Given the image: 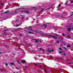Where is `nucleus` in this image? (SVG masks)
<instances>
[{"label": "nucleus", "mask_w": 73, "mask_h": 73, "mask_svg": "<svg viewBox=\"0 0 73 73\" xmlns=\"http://www.w3.org/2000/svg\"><path fill=\"white\" fill-rule=\"evenodd\" d=\"M46 26H45L44 27V28H46Z\"/></svg>", "instance_id": "ea45409f"}, {"label": "nucleus", "mask_w": 73, "mask_h": 73, "mask_svg": "<svg viewBox=\"0 0 73 73\" xmlns=\"http://www.w3.org/2000/svg\"><path fill=\"white\" fill-rule=\"evenodd\" d=\"M60 41L64 45H65V44L63 41H61V40H60Z\"/></svg>", "instance_id": "9d476101"}, {"label": "nucleus", "mask_w": 73, "mask_h": 73, "mask_svg": "<svg viewBox=\"0 0 73 73\" xmlns=\"http://www.w3.org/2000/svg\"><path fill=\"white\" fill-rule=\"evenodd\" d=\"M21 12L22 13H25V12L26 13H29V12L27 10H23L21 11Z\"/></svg>", "instance_id": "f257e3e1"}, {"label": "nucleus", "mask_w": 73, "mask_h": 73, "mask_svg": "<svg viewBox=\"0 0 73 73\" xmlns=\"http://www.w3.org/2000/svg\"><path fill=\"white\" fill-rule=\"evenodd\" d=\"M21 16L22 17H23V16H23V15H21Z\"/></svg>", "instance_id": "4c0bfd02"}, {"label": "nucleus", "mask_w": 73, "mask_h": 73, "mask_svg": "<svg viewBox=\"0 0 73 73\" xmlns=\"http://www.w3.org/2000/svg\"><path fill=\"white\" fill-rule=\"evenodd\" d=\"M0 54H1V52H0Z\"/></svg>", "instance_id": "4d7b16f0"}, {"label": "nucleus", "mask_w": 73, "mask_h": 73, "mask_svg": "<svg viewBox=\"0 0 73 73\" xmlns=\"http://www.w3.org/2000/svg\"><path fill=\"white\" fill-rule=\"evenodd\" d=\"M72 64V62H71V63H68V64Z\"/></svg>", "instance_id": "72a5a7b5"}, {"label": "nucleus", "mask_w": 73, "mask_h": 73, "mask_svg": "<svg viewBox=\"0 0 73 73\" xmlns=\"http://www.w3.org/2000/svg\"><path fill=\"white\" fill-rule=\"evenodd\" d=\"M67 47H68V48H70V47H71V46H70V45L68 44V45H67Z\"/></svg>", "instance_id": "2eb2a0df"}, {"label": "nucleus", "mask_w": 73, "mask_h": 73, "mask_svg": "<svg viewBox=\"0 0 73 73\" xmlns=\"http://www.w3.org/2000/svg\"><path fill=\"white\" fill-rule=\"evenodd\" d=\"M11 65H14V63H10Z\"/></svg>", "instance_id": "6ab92c4d"}, {"label": "nucleus", "mask_w": 73, "mask_h": 73, "mask_svg": "<svg viewBox=\"0 0 73 73\" xmlns=\"http://www.w3.org/2000/svg\"><path fill=\"white\" fill-rule=\"evenodd\" d=\"M53 51H54L53 50H50L49 51H48V52H49V53H51V52H53Z\"/></svg>", "instance_id": "6e6552de"}, {"label": "nucleus", "mask_w": 73, "mask_h": 73, "mask_svg": "<svg viewBox=\"0 0 73 73\" xmlns=\"http://www.w3.org/2000/svg\"><path fill=\"white\" fill-rule=\"evenodd\" d=\"M47 26V25H46V24H44V25H43V26Z\"/></svg>", "instance_id": "5701e85b"}, {"label": "nucleus", "mask_w": 73, "mask_h": 73, "mask_svg": "<svg viewBox=\"0 0 73 73\" xmlns=\"http://www.w3.org/2000/svg\"><path fill=\"white\" fill-rule=\"evenodd\" d=\"M17 9H16V10H17Z\"/></svg>", "instance_id": "338daca9"}, {"label": "nucleus", "mask_w": 73, "mask_h": 73, "mask_svg": "<svg viewBox=\"0 0 73 73\" xmlns=\"http://www.w3.org/2000/svg\"><path fill=\"white\" fill-rule=\"evenodd\" d=\"M73 3V1H72V2H70V3H71V4H72V3Z\"/></svg>", "instance_id": "c03bdc74"}, {"label": "nucleus", "mask_w": 73, "mask_h": 73, "mask_svg": "<svg viewBox=\"0 0 73 73\" xmlns=\"http://www.w3.org/2000/svg\"><path fill=\"white\" fill-rule=\"evenodd\" d=\"M14 5L15 6H16L17 7H18V5H16V4H15Z\"/></svg>", "instance_id": "a878e982"}, {"label": "nucleus", "mask_w": 73, "mask_h": 73, "mask_svg": "<svg viewBox=\"0 0 73 73\" xmlns=\"http://www.w3.org/2000/svg\"><path fill=\"white\" fill-rule=\"evenodd\" d=\"M35 66H37V64H35Z\"/></svg>", "instance_id": "a19ab883"}, {"label": "nucleus", "mask_w": 73, "mask_h": 73, "mask_svg": "<svg viewBox=\"0 0 73 73\" xmlns=\"http://www.w3.org/2000/svg\"><path fill=\"white\" fill-rule=\"evenodd\" d=\"M73 29V28H68V31H69V32H70V31H72V30H71V29Z\"/></svg>", "instance_id": "39448f33"}, {"label": "nucleus", "mask_w": 73, "mask_h": 73, "mask_svg": "<svg viewBox=\"0 0 73 73\" xmlns=\"http://www.w3.org/2000/svg\"><path fill=\"white\" fill-rule=\"evenodd\" d=\"M49 49L48 48V51H49Z\"/></svg>", "instance_id": "603ef678"}, {"label": "nucleus", "mask_w": 73, "mask_h": 73, "mask_svg": "<svg viewBox=\"0 0 73 73\" xmlns=\"http://www.w3.org/2000/svg\"><path fill=\"white\" fill-rule=\"evenodd\" d=\"M42 11H44V9H43L41 11H40L39 12V13H41V12H42Z\"/></svg>", "instance_id": "4468645a"}, {"label": "nucleus", "mask_w": 73, "mask_h": 73, "mask_svg": "<svg viewBox=\"0 0 73 73\" xmlns=\"http://www.w3.org/2000/svg\"><path fill=\"white\" fill-rule=\"evenodd\" d=\"M62 52H65V51H62Z\"/></svg>", "instance_id": "5fc2aeb1"}, {"label": "nucleus", "mask_w": 73, "mask_h": 73, "mask_svg": "<svg viewBox=\"0 0 73 73\" xmlns=\"http://www.w3.org/2000/svg\"><path fill=\"white\" fill-rule=\"evenodd\" d=\"M67 60H68V58H67Z\"/></svg>", "instance_id": "e2e57ef3"}, {"label": "nucleus", "mask_w": 73, "mask_h": 73, "mask_svg": "<svg viewBox=\"0 0 73 73\" xmlns=\"http://www.w3.org/2000/svg\"><path fill=\"white\" fill-rule=\"evenodd\" d=\"M33 20H34V21L35 20V19H33Z\"/></svg>", "instance_id": "864d4df0"}, {"label": "nucleus", "mask_w": 73, "mask_h": 73, "mask_svg": "<svg viewBox=\"0 0 73 73\" xmlns=\"http://www.w3.org/2000/svg\"><path fill=\"white\" fill-rule=\"evenodd\" d=\"M54 36H58L57 35V34H54Z\"/></svg>", "instance_id": "b1692460"}, {"label": "nucleus", "mask_w": 73, "mask_h": 73, "mask_svg": "<svg viewBox=\"0 0 73 73\" xmlns=\"http://www.w3.org/2000/svg\"><path fill=\"white\" fill-rule=\"evenodd\" d=\"M16 30H17V29H15L11 31V32H17V31Z\"/></svg>", "instance_id": "423d86ee"}, {"label": "nucleus", "mask_w": 73, "mask_h": 73, "mask_svg": "<svg viewBox=\"0 0 73 73\" xmlns=\"http://www.w3.org/2000/svg\"><path fill=\"white\" fill-rule=\"evenodd\" d=\"M16 21H19V20H18V19H17L16 20Z\"/></svg>", "instance_id": "09e8293b"}, {"label": "nucleus", "mask_w": 73, "mask_h": 73, "mask_svg": "<svg viewBox=\"0 0 73 73\" xmlns=\"http://www.w3.org/2000/svg\"><path fill=\"white\" fill-rule=\"evenodd\" d=\"M8 30H5L4 31V34L5 35H7V34L6 33H7V32H8Z\"/></svg>", "instance_id": "7ed1b4c3"}, {"label": "nucleus", "mask_w": 73, "mask_h": 73, "mask_svg": "<svg viewBox=\"0 0 73 73\" xmlns=\"http://www.w3.org/2000/svg\"><path fill=\"white\" fill-rule=\"evenodd\" d=\"M65 13H64L63 14H65Z\"/></svg>", "instance_id": "0e129e2a"}, {"label": "nucleus", "mask_w": 73, "mask_h": 73, "mask_svg": "<svg viewBox=\"0 0 73 73\" xmlns=\"http://www.w3.org/2000/svg\"><path fill=\"white\" fill-rule=\"evenodd\" d=\"M28 33H29V34H34V33H32L31 32H30L29 31L28 32Z\"/></svg>", "instance_id": "f8f14e48"}, {"label": "nucleus", "mask_w": 73, "mask_h": 73, "mask_svg": "<svg viewBox=\"0 0 73 73\" xmlns=\"http://www.w3.org/2000/svg\"><path fill=\"white\" fill-rule=\"evenodd\" d=\"M42 68V69H43V70H44V68Z\"/></svg>", "instance_id": "79ce46f5"}, {"label": "nucleus", "mask_w": 73, "mask_h": 73, "mask_svg": "<svg viewBox=\"0 0 73 73\" xmlns=\"http://www.w3.org/2000/svg\"><path fill=\"white\" fill-rule=\"evenodd\" d=\"M16 68L17 69H19V68H18L17 67H16Z\"/></svg>", "instance_id": "e433bc0d"}, {"label": "nucleus", "mask_w": 73, "mask_h": 73, "mask_svg": "<svg viewBox=\"0 0 73 73\" xmlns=\"http://www.w3.org/2000/svg\"><path fill=\"white\" fill-rule=\"evenodd\" d=\"M17 62H18V63H19V64H20V62H19V61H18Z\"/></svg>", "instance_id": "7c9ffc66"}, {"label": "nucleus", "mask_w": 73, "mask_h": 73, "mask_svg": "<svg viewBox=\"0 0 73 73\" xmlns=\"http://www.w3.org/2000/svg\"><path fill=\"white\" fill-rule=\"evenodd\" d=\"M64 48L65 49H66V50H67V49L65 47H64Z\"/></svg>", "instance_id": "c9c22d12"}, {"label": "nucleus", "mask_w": 73, "mask_h": 73, "mask_svg": "<svg viewBox=\"0 0 73 73\" xmlns=\"http://www.w3.org/2000/svg\"><path fill=\"white\" fill-rule=\"evenodd\" d=\"M8 40H11V39L9 38L8 39Z\"/></svg>", "instance_id": "052dcab7"}, {"label": "nucleus", "mask_w": 73, "mask_h": 73, "mask_svg": "<svg viewBox=\"0 0 73 73\" xmlns=\"http://www.w3.org/2000/svg\"><path fill=\"white\" fill-rule=\"evenodd\" d=\"M58 7H60V6H61V4H59V5H58Z\"/></svg>", "instance_id": "cd10ccee"}, {"label": "nucleus", "mask_w": 73, "mask_h": 73, "mask_svg": "<svg viewBox=\"0 0 73 73\" xmlns=\"http://www.w3.org/2000/svg\"><path fill=\"white\" fill-rule=\"evenodd\" d=\"M21 45H23V44L22 43H21Z\"/></svg>", "instance_id": "13d9d810"}, {"label": "nucleus", "mask_w": 73, "mask_h": 73, "mask_svg": "<svg viewBox=\"0 0 73 73\" xmlns=\"http://www.w3.org/2000/svg\"><path fill=\"white\" fill-rule=\"evenodd\" d=\"M41 35H42L43 36H45L46 34H43V33H42L41 34Z\"/></svg>", "instance_id": "dca6fc26"}, {"label": "nucleus", "mask_w": 73, "mask_h": 73, "mask_svg": "<svg viewBox=\"0 0 73 73\" xmlns=\"http://www.w3.org/2000/svg\"><path fill=\"white\" fill-rule=\"evenodd\" d=\"M44 72H47V71H46V69H45Z\"/></svg>", "instance_id": "c85d7f7f"}, {"label": "nucleus", "mask_w": 73, "mask_h": 73, "mask_svg": "<svg viewBox=\"0 0 73 73\" xmlns=\"http://www.w3.org/2000/svg\"><path fill=\"white\" fill-rule=\"evenodd\" d=\"M63 36H65V34H63Z\"/></svg>", "instance_id": "f704fd0d"}, {"label": "nucleus", "mask_w": 73, "mask_h": 73, "mask_svg": "<svg viewBox=\"0 0 73 73\" xmlns=\"http://www.w3.org/2000/svg\"><path fill=\"white\" fill-rule=\"evenodd\" d=\"M73 15V13H72L71 15L70 16H69L68 18H70V17H71Z\"/></svg>", "instance_id": "a211bd4d"}, {"label": "nucleus", "mask_w": 73, "mask_h": 73, "mask_svg": "<svg viewBox=\"0 0 73 73\" xmlns=\"http://www.w3.org/2000/svg\"><path fill=\"white\" fill-rule=\"evenodd\" d=\"M72 24V23H71L70 24V27H71V25Z\"/></svg>", "instance_id": "49530a36"}, {"label": "nucleus", "mask_w": 73, "mask_h": 73, "mask_svg": "<svg viewBox=\"0 0 73 73\" xmlns=\"http://www.w3.org/2000/svg\"><path fill=\"white\" fill-rule=\"evenodd\" d=\"M38 41H39V40L38 39H35V42H37V43H38Z\"/></svg>", "instance_id": "0eeeda50"}, {"label": "nucleus", "mask_w": 73, "mask_h": 73, "mask_svg": "<svg viewBox=\"0 0 73 73\" xmlns=\"http://www.w3.org/2000/svg\"><path fill=\"white\" fill-rule=\"evenodd\" d=\"M42 51L43 52H44V49H42Z\"/></svg>", "instance_id": "a18cd8bd"}, {"label": "nucleus", "mask_w": 73, "mask_h": 73, "mask_svg": "<svg viewBox=\"0 0 73 73\" xmlns=\"http://www.w3.org/2000/svg\"><path fill=\"white\" fill-rule=\"evenodd\" d=\"M63 55L64 56H65L66 55V53H65V52H64L63 53Z\"/></svg>", "instance_id": "aec40b11"}, {"label": "nucleus", "mask_w": 73, "mask_h": 73, "mask_svg": "<svg viewBox=\"0 0 73 73\" xmlns=\"http://www.w3.org/2000/svg\"><path fill=\"white\" fill-rule=\"evenodd\" d=\"M59 40H57L56 41V42H57V43L58 44H59Z\"/></svg>", "instance_id": "f3484780"}, {"label": "nucleus", "mask_w": 73, "mask_h": 73, "mask_svg": "<svg viewBox=\"0 0 73 73\" xmlns=\"http://www.w3.org/2000/svg\"><path fill=\"white\" fill-rule=\"evenodd\" d=\"M20 26V25H18V24H16V27H17V26Z\"/></svg>", "instance_id": "393cba45"}, {"label": "nucleus", "mask_w": 73, "mask_h": 73, "mask_svg": "<svg viewBox=\"0 0 73 73\" xmlns=\"http://www.w3.org/2000/svg\"><path fill=\"white\" fill-rule=\"evenodd\" d=\"M38 32H40V33H41V32H42V31H37Z\"/></svg>", "instance_id": "4be33fe9"}, {"label": "nucleus", "mask_w": 73, "mask_h": 73, "mask_svg": "<svg viewBox=\"0 0 73 73\" xmlns=\"http://www.w3.org/2000/svg\"><path fill=\"white\" fill-rule=\"evenodd\" d=\"M67 37H68V38H70V37L69 36H67Z\"/></svg>", "instance_id": "de8ad7c7"}, {"label": "nucleus", "mask_w": 73, "mask_h": 73, "mask_svg": "<svg viewBox=\"0 0 73 73\" xmlns=\"http://www.w3.org/2000/svg\"><path fill=\"white\" fill-rule=\"evenodd\" d=\"M42 48H40V50H42Z\"/></svg>", "instance_id": "58836bf2"}, {"label": "nucleus", "mask_w": 73, "mask_h": 73, "mask_svg": "<svg viewBox=\"0 0 73 73\" xmlns=\"http://www.w3.org/2000/svg\"><path fill=\"white\" fill-rule=\"evenodd\" d=\"M72 13H73V11L72 12Z\"/></svg>", "instance_id": "774afa93"}, {"label": "nucleus", "mask_w": 73, "mask_h": 73, "mask_svg": "<svg viewBox=\"0 0 73 73\" xmlns=\"http://www.w3.org/2000/svg\"><path fill=\"white\" fill-rule=\"evenodd\" d=\"M22 63H25V60H22Z\"/></svg>", "instance_id": "ddd939ff"}, {"label": "nucleus", "mask_w": 73, "mask_h": 73, "mask_svg": "<svg viewBox=\"0 0 73 73\" xmlns=\"http://www.w3.org/2000/svg\"><path fill=\"white\" fill-rule=\"evenodd\" d=\"M1 5H3V3H2V4H1Z\"/></svg>", "instance_id": "3c124183"}, {"label": "nucleus", "mask_w": 73, "mask_h": 73, "mask_svg": "<svg viewBox=\"0 0 73 73\" xmlns=\"http://www.w3.org/2000/svg\"><path fill=\"white\" fill-rule=\"evenodd\" d=\"M68 1H66V3L65 4V5H68Z\"/></svg>", "instance_id": "9b49d317"}, {"label": "nucleus", "mask_w": 73, "mask_h": 73, "mask_svg": "<svg viewBox=\"0 0 73 73\" xmlns=\"http://www.w3.org/2000/svg\"><path fill=\"white\" fill-rule=\"evenodd\" d=\"M6 66H8V64L7 63H5Z\"/></svg>", "instance_id": "c756f323"}, {"label": "nucleus", "mask_w": 73, "mask_h": 73, "mask_svg": "<svg viewBox=\"0 0 73 73\" xmlns=\"http://www.w3.org/2000/svg\"><path fill=\"white\" fill-rule=\"evenodd\" d=\"M14 73H16V72H14Z\"/></svg>", "instance_id": "69168bd1"}, {"label": "nucleus", "mask_w": 73, "mask_h": 73, "mask_svg": "<svg viewBox=\"0 0 73 73\" xmlns=\"http://www.w3.org/2000/svg\"><path fill=\"white\" fill-rule=\"evenodd\" d=\"M49 37H52L53 38H57V37H56V36H53L50 35H49Z\"/></svg>", "instance_id": "20e7f679"}, {"label": "nucleus", "mask_w": 73, "mask_h": 73, "mask_svg": "<svg viewBox=\"0 0 73 73\" xmlns=\"http://www.w3.org/2000/svg\"><path fill=\"white\" fill-rule=\"evenodd\" d=\"M9 10H8L6 12H5L4 13H9Z\"/></svg>", "instance_id": "1a4fd4ad"}, {"label": "nucleus", "mask_w": 73, "mask_h": 73, "mask_svg": "<svg viewBox=\"0 0 73 73\" xmlns=\"http://www.w3.org/2000/svg\"><path fill=\"white\" fill-rule=\"evenodd\" d=\"M40 67H41V68H42V66H41L40 65Z\"/></svg>", "instance_id": "37998d69"}, {"label": "nucleus", "mask_w": 73, "mask_h": 73, "mask_svg": "<svg viewBox=\"0 0 73 73\" xmlns=\"http://www.w3.org/2000/svg\"><path fill=\"white\" fill-rule=\"evenodd\" d=\"M39 42H41V41L40 40Z\"/></svg>", "instance_id": "bf43d9fd"}, {"label": "nucleus", "mask_w": 73, "mask_h": 73, "mask_svg": "<svg viewBox=\"0 0 73 73\" xmlns=\"http://www.w3.org/2000/svg\"><path fill=\"white\" fill-rule=\"evenodd\" d=\"M19 35H20V36H21V34H19Z\"/></svg>", "instance_id": "6e6d98bb"}, {"label": "nucleus", "mask_w": 73, "mask_h": 73, "mask_svg": "<svg viewBox=\"0 0 73 73\" xmlns=\"http://www.w3.org/2000/svg\"><path fill=\"white\" fill-rule=\"evenodd\" d=\"M51 8V7H50L48 9H50Z\"/></svg>", "instance_id": "8fccbe9b"}, {"label": "nucleus", "mask_w": 73, "mask_h": 73, "mask_svg": "<svg viewBox=\"0 0 73 73\" xmlns=\"http://www.w3.org/2000/svg\"><path fill=\"white\" fill-rule=\"evenodd\" d=\"M16 13V11H15V13Z\"/></svg>", "instance_id": "680f3d73"}, {"label": "nucleus", "mask_w": 73, "mask_h": 73, "mask_svg": "<svg viewBox=\"0 0 73 73\" xmlns=\"http://www.w3.org/2000/svg\"><path fill=\"white\" fill-rule=\"evenodd\" d=\"M9 13V14H12V13L11 12H9V13Z\"/></svg>", "instance_id": "473e14b6"}, {"label": "nucleus", "mask_w": 73, "mask_h": 73, "mask_svg": "<svg viewBox=\"0 0 73 73\" xmlns=\"http://www.w3.org/2000/svg\"><path fill=\"white\" fill-rule=\"evenodd\" d=\"M22 20H23L24 19V16H23V17H22Z\"/></svg>", "instance_id": "412c9836"}, {"label": "nucleus", "mask_w": 73, "mask_h": 73, "mask_svg": "<svg viewBox=\"0 0 73 73\" xmlns=\"http://www.w3.org/2000/svg\"><path fill=\"white\" fill-rule=\"evenodd\" d=\"M58 52H59V53H62V51H59Z\"/></svg>", "instance_id": "2f4dec72"}, {"label": "nucleus", "mask_w": 73, "mask_h": 73, "mask_svg": "<svg viewBox=\"0 0 73 73\" xmlns=\"http://www.w3.org/2000/svg\"><path fill=\"white\" fill-rule=\"evenodd\" d=\"M59 50H62V49H61V48H59Z\"/></svg>", "instance_id": "bb28decb"}, {"label": "nucleus", "mask_w": 73, "mask_h": 73, "mask_svg": "<svg viewBox=\"0 0 73 73\" xmlns=\"http://www.w3.org/2000/svg\"><path fill=\"white\" fill-rule=\"evenodd\" d=\"M29 31H32V32H37V31H36L32 30V27H29Z\"/></svg>", "instance_id": "f03ea898"}]
</instances>
